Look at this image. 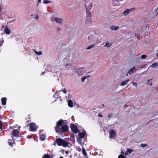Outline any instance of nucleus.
I'll return each instance as SVG.
<instances>
[{"instance_id": "f257e3e1", "label": "nucleus", "mask_w": 158, "mask_h": 158, "mask_svg": "<svg viewBox=\"0 0 158 158\" xmlns=\"http://www.w3.org/2000/svg\"><path fill=\"white\" fill-rule=\"evenodd\" d=\"M56 141L57 144L59 146L62 145L63 147H64L67 146L70 147V146L68 145L69 143L64 140H63L61 138H58L56 139Z\"/></svg>"}, {"instance_id": "f03ea898", "label": "nucleus", "mask_w": 158, "mask_h": 158, "mask_svg": "<svg viewBox=\"0 0 158 158\" xmlns=\"http://www.w3.org/2000/svg\"><path fill=\"white\" fill-rule=\"evenodd\" d=\"M69 129L68 126L66 125H63L58 129L56 130V132L57 133H61L67 131Z\"/></svg>"}, {"instance_id": "7ed1b4c3", "label": "nucleus", "mask_w": 158, "mask_h": 158, "mask_svg": "<svg viewBox=\"0 0 158 158\" xmlns=\"http://www.w3.org/2000/svg\"><path fill=\"white\" fill-rule=\"evenodd\" d=\"M19 131L17 130L14 129L12 131L11 137L13 139L14 143L15 139V137H19Z\"/></svg>"}, {"instance_id": "20e7f679", "label": "nucleus", "mask_w": 158, "mask_h": 158, "mask_svg": "<svg viewBox=\"0 0 158 158\" xmlns=\"http://www.w3.org/2000/svg\"><path fill=\"white\" fill-rule=\"evenodd\" d=\"M85 10L89 11L91 10V8L92 7L93 5L90 2H87L85 4Z\"/></svg>"}, {"instance_id": "39448f33", "label": "nucleus", "mask_w": 158, "mask_h": 158, "mask_svg": "<svg viewBox=\"0 0 158 158\" xmlns=\"http://www.w3.org/2000/svg\"><path fill=\"white\" fill-rule=\"evenodd\" d=\"M110 138L114 139L116 136V133L113 129L110 130Z\"/></svg>"}, {"instance_id": "423d86ee", "label": "nucleus", "mask_w": 158, "mask_h": 158, "mask_svg": "<svg viewBox=\"0 0 158 158\" xmlns=\"http://www.w3.org/2000/svg\"><path fill=\"white\" fill-rule=\"evenodd\" d=\"M30 131H35L37 129L36 124L33 123H31L30 124Z\"/></svg>"}, {"instance_id": "0eeeda50", "label": "nucleus", "mask_w": 158, "mask_h": 158, "mask_svg": "<svg viewBox=\"0 0 158 158\" xmlns=\"http://www.w3.org/2000/svg\"><path fill=\"white\" fill-rule=\"evenodd\" d=\"M57 126L55 127V130L58 129V128H60L63 125V121L62 120L60 119L59 121H58L56 123Z\"/></svg>"}, {"instance_id": "6e6552de", "label": "nucleus", "mask_w": 158, "mask_h": 158, "mask_svg": "<svg viewBox=\"0 0 158 158\" xmlns=\"http://www.w3.org/2000/svg\"><path fill=\"white\" fill-rule=\"evenodd\" d=\"M70 128L72 131L75 133L77 132V128L74 124H72L70 126Z\"/></svg>"}, {"instance_id": "1a4fd4ad", "label": "nucleus", "mask_w": 158, "mask_h": 158, "mask_svg": "<svg viewBox=\"0 0 158 158\" xmlns=\"http://www.w3.org/2000/svg\"><path fill=\"white\" fill-rule=\"evenodd\" d=\"M135 10L134 8H132L130 9H127L126 10L123 12V14L125 15H127L130 12H131L132 11L134 10Z\"/></svg>"}, {"instance_id": "9d476101", "label": "nucleus", "mask_w": 158, "mask_h": 158, "mask_svg": "<svg viewBox=\"0 0 158 158\" xmlns=\"http://www.w3.org/2000/svg\"><path fill=\"white\" fill-rule=\"evenodd\" d=\"M55 21L56 23L60 24L62 23L63 22V20L61 18L58 17L55 18Z\"/></svg>"}, {"instance_id": "9b49d317", "label": "nucleus", "mask_w": 158, "mask_h": 158, "mask_svg": "<svg viewBox=\"0 0 158 158\" xmlns=\"http://www.w3.org/2000/svg\"><path fill=\"white\" fill-rule=\"evenodd\" d=\"M79 135L80 138H83L85 137V130H83L82 132H80L79 131H78Z\"/></svg>"}, {"instance_id": "f8f14e48", "label": "nucleus", "mask_w": 158, "mask_h": 158, "mask_svg": "<svg viewBox=\"0 0 158 158\" xmlns=\"http://www.w3.org/2000/svg\"><path fill=\"white\" fill-rule=\"evenodd\" d=\"M137 70L136 68L134 66L131 69L127 72V73L130 74L132 73H134Z\"/></svg>"}, {"instance_id": "ddd939ff", "label": "nucleus", "mask_w": 158, "mask_h": 158, "mask_svg": "<svg viewBox=\"0 0 158 158\" xmlns=\"http://www.w3.org/2000/svg\"><path fill=\"white\" fill-rule=\"evenodd\" d=\"M4 32L6 34L9 35L11 32V31L7 26H6L4 30Z\"/></svg>"}, {"instance_id": "4468645a", "label": "nucleus", "mask_w": 158, "mask_h": 158, "mask_svg": "<svg viewBox=\"0 0 158 158\" xmlns=\"http://www.w3.org/2000/svg\"><path fill=\"white\" fill-rule=\"evenodd\" d=\"M157 66H158V62L153 63L151 66H150V67L148 68L146 71H147L148 70L150 67L154 68Z\"/></svg>"}, {"instance_id": "2eb2a0df", "label": "nucleus", "mask_w": 158, "mask_h": 158, "mask_svg": "<svg viewBox=\"0 0 158 158\" xmlns=\"http://www.w3.org/2000/svg\"><path fill=\"white\" fill-rule=\"evenodd\" d=\"M119 27L118 26H115L114 25L110 27V29L111 31H116L117 30Z\"/></svg>"}, {"instance_id": "dca6fc26", "label": "nucleus", "mask_w": 158, "mask_h": 158, "mask_svg": "<svg viewBox=\"0 0 158 158\" xmlns=\"http://www.w3.org/2000/svg\"><path fill=\"white\" fill-rule=\"evenodd\" d=\"M6 98L5 97H4L1 99V102L2 105L5 106L6 104Z\"/></svg>"}, {"instance_id": "f3484780", "label": "nucleus", "mask_w": 158, "mask_h": 158, "mask_svg": "<svg viewBox=\"0 0 158 158\" xmlns=\"http://www.w3.org/2000/svg\"><path fill=\"white\" fill-rule=\"evenodd\" d=\"M39 135H40V138L41 140L44 141L45 139V135L44 134H41V133H40Z\"/></svg>"}, {"instance_id": "a211bd4d", "label": "nucleus", "mask_w": 158, "mask_h": 158, "mask_svg": "<svg viewBox=\"0 0 158 158\" xmlns=\"http://www.w3.org/2000/svg\"><path fill=\"white\" fill-rule=\"evenodd\" d=\"M86 22L87 23H91L92 22L91 17H86Z\"/></svg>"}, {"instance_id": "6ab92c4d", "label": "nucleus", "mask_w": 158, "mask_h": 158, "mask_svg": "<svg viewBox=\"0 0 158 158\" xmlns=\"http://www.w3.org/2000/svg\"><path fill=\"white\" fill-rule=\"evenodd\" d=\"M68 106L70 107H73V102L71 100H69L68 101Z\"/></svg>"}, {"instance_id": "aec40b11", "label": "nucleus", "mask_w": 158, "mask_h": 158, "mask_svg": "<svg viewBox=\"0 0 158 158\" xmlns=\"http://www.w3.org/2000/svg\"><path fill=\"white\" fill-rule=\"evenodd\" d=\"M65 67L66 69H73V66L71 65H69V64H67L65 65Z\"/></svg>"}, {"instance_id": "412c9836", "label": "nucleus", "mask_w": 158, "mask_h": 158, "mask_svg": "<svg viewBox=\"0 0 158 158\" xmlns=\"http://www.w3.org/2000/svg\"><path fill=\"white\" fill-rule=\"evenodd\" d=\"M130 81V80L129 79H128L125 81H124L123 82H122V83H121L120 84V85H121V86H124V85H127L128 82Z\"/></svg>"}, {"instance_id": "4be33fe9", "label": "nucleus", "mask_w": 158, "mask_h": 158, "mask_svg": "<svg viewBox=\"0 0 158 158\" xmlns=\"http://www.w3.org/2000/svg\"><path fill=\"white\" fill-rule=\"evenodd\" d=\"M112 45V43L110 42H106L105 45H104V47H106L107 48H109Z\"/></svg>"}, {"instance_id": "5701e85b", "label": "nucleus", "mask_w": 158, "mask_h": 158, "mask_svg": "<svg viewBox=\"0 0 158 158\" xmlns=\"http://www.w3.org/2000/svg\"><path fill=\"white\" fill-rule=\"evenodd\" d=\"M89 77V76H86L83 77L81 79V81L82 82H84L85 81V80L88 78Z\"/></svg>"}, {"instance_id": "b1692460", "label": "nucleus", "mask_w": 158, "mask_h": 158, "mask_svg": "<svg viewBox=\"0 0 158 158\" xmlns=\"http://www.w3.org/2000/svg\"><path fill=\"white\" fill-rule=\"evenodd\" d=\"M82 154H83V155L84 156H87V154L86 152L85 151V148H82Z\"/></svg>"}, {"instance_id": "393cba45", "label": "nucleus", "mask_w": 158, "mask_h": 158, "mask_svg": "<svg viewBox=\"0 0 158 158\" xmlns=\"http://www.w3.org/2000/svg\"><path fill=\"white\" fill-rule=\"evenodd\" d=\"M86 17H91V13L89 11L86 10Z\"/></svg>"}, {"instance_id": "a878e982", "label": "nucleus", "mask_w": 158, "mask_h": 158, "mask_svg": "<svg viewBox=\"0 0 158 158\" xmlns=\"http://www.w3.org/2000/svg\"><path fill=\"white\" fill-rule=\"evenodd\" d=\"M95 45L94 44H92L90 45L87 48V50H89L90 49H91L92 48L94 47L95 46Z\"/></svg>"}, {"instance_id": "bb28decb", "label": "nucleus", "mask_w": 158, "mask_h": 158, "mask_svg": "<svg viewBox=\"0 0 158 158\" xmlns=\"http://www.w3.org/2000/svg\"><path fill=\"white\" fill-rule=\"evenodd\" d=\"M34 51L35 53L37 55H40L42 54V52L41 51H40L39 52H37L34 49L33 50Z\"/></svg>"}, {"instance_id": "cd10ccee", "label": "nucleus", "mask_w": 158, "mask_h": 158, "mask_svg": "<svg viewBox=\"0 0 158 158\" xmlns=\"http://www.w3.org/2000/svg\"><path fill=\"white\" fill-rule=\"evenodd\" d=\"M93 36L92 35H89L88 37V40L89 41H93Z\"/></svg>"}, {"instance_id": "c85d7f7f", "label": "nucleus", "mask_w": 158, "mask_h": 158, "mask_svg": "<svg viewBox=\"0 0 158 158\" xmlns=\"http://www.w3.org/2000/svg\"><path fill=\"white\" fill-rule=\"evenodd\" d=\"M52 2L51 1H49L48 0H44L43 3L44 4H47L50 2Z\"/></svg>"}, {"instance_id": "c756f323", "label": "nucleus", "mask_w": 158, "mask_h": 158, "mask_svg": "<svg viewBox=\"0 0 158 158\" xmlns=\"http://www.w3.org/2000/svg\"><path fill=\"white\" fill-rule=\"evenodd\" d=\"M151 80H148L147 83L148 85H150V86L152 85V83L150 82Z\"/></svg>"}, {"instance_id": "7c9ffc66", "label": "nucleus", "mask_w": 158, "mask_h": 158, "mask_svg": "<svg viewBox=\"0 0 158 158\" xmlns=\"http://www.w3.org/2000/svg\"><path fill=\"white\" fill-rule=\"evenodd\" d=\"M81 139V138L79 137V138H77V142L80 144H81L82 143V140Z\"/></svg>"}, {"instance_id": "2f4dec72", "label": "nucleus", "mask_w": 158, "mask_h": 158, "mask_svg": "<svg viewBox=\"0 0 158 158\" xmlns=\"http://www.w3.org/2000/svg\"><path fill=\"white\" fill-rule=\"evenodd\" d=\"M42 158H50L49 155L45 154L44 155V156Z\"/></svg>"}, {"instance_id": "473e14b6", "label": "nucleus", "mask_w": 158, "mask_h": 158, "mask_svg": "<svg viewBox=\"0 0 158 158\" xmlns=\"http://www.w3.org/2000/svg\"><path fill=\"white\" fill-rule=\"evenodd\" d=\"M11 141V140L10 139H9L8 140V143H9V145H10V146H12L13 145V143H12V142Z\"/></svg>"}, {"instance_id": "72a5a7b5", "label": "nucleus", "mask_w": 158, "mask_h": 158, "mask_svg": "<svg viewBox=\"0 0 158 158\" xmlns=\"http://www.w3.org/2000/svg\"><path fill=\"white\" fill-rule=\"evenodd\" d=\"M15 139L16 140V141H21L22 140V139L20 138L19 137V138H18V137H16V138Z\"/></svg>"}, {"instance_id": "f704fd0d", "label": "nucleus", "mask_w": 158, "mask_h": 158, "mask_svg": "<svg viewBox=\"0 0 158 158\" xmlns=\"http://www.w3.org/2000/svg\"><path fill=\"white\" fill-rule=\"evenodd\" d=\"M2 122L0 121V129H1V131H2Z\"/></svg>"}, {"instance_id": "c9c22d12", "label": "nucleus", "mask_w": 158, "mask_h": 158, "mask_svg": "<svg viewBox=\"0 0 158 158\" xmlns=\"http://www.w3.org/2000/svg\"><path fill=\"white\" fill-rule=\"evenodd\" d=\"M131 83H132L133 85L135 86L136 87H137V84L136 82H131Z\"/></svg>"}, {"instance_id": "e433bc0d", "label": "nucleus", "mask_w": 158, "mask_h": 158, "mask_svg": "<svg viewBox=\"0 0 158 158\" xmlns=\"http://www.w3.org/2000/svg\"><path fill=\"white\" fill-rule=\"evenodd\" d=\"M148 146V145L147 144H143V143H141L140 144L141 147H142V148H144L146 146Z\"/></svg>"}, {"instance_id": "4c0bfd02", "label": "nucleus", "mask_w": 158, "mask_h": 158, "mask_svg": "<svg viewBox=\"0 0 158 158\" xmlns=\"http://www.w3.org/2000/svg\"><path fill=\"white\" fill-rule=\"evenodd\" d=\"M118 158H126V157L123 155L121 154L118 156Z\"/></svg>"}, {"instance_id": "58836bf2", "label": "nucleus", "mask_w": 158, "mask_h": 158, "mask_svg": "<svg viewBox=\"0 0 158 158\" xmlns=\"http://www.w3.org/2000/svg\"><path fill=\"white\" fill-rule=\"evenodd\" d=\"M127 151L128 154H131L132 152V150L131 149H127Z\"/></svg>"}, {"instance_id": "ea45409f", "label": "nucleus", "mask_w": 158, "mask_h": 158, "mask_svg": "<svg viewBox=\"0 0 158 158\" xmlns=\"http://www.w3.org/2000/svg\"><path fill=\"white\" fill-rule=\"evenodd\" d=\"M141 58L143 59H145L146 58L147 56L146 55H143L141 56Z\"/></svg>"}, {"instance_id": "a19ab883", "label": "nucleus", "mask_w": 158, "mask_h": 158, "mask_svg": "<svg viewBox=\"0 0 158 158\" xmlns=\"http://www.w3.org/2000/svg\"><path fill=\"white\" fill-rule=\"evenodd\" d=\"M146 66V65L145 64H143V65H140V69H142V68H144Z\"/></svg>"}, {"instance_id": "79ce46f5", "label": "nucleus", "mask_w": 158, "mask_h": 158, "mask_svg": "<svg viewBox=\"0 0 158 158\" xmlns=\"http://www.w3.org/2000/svg\"><path fill=\"white\" fill-rule=\"evenodd\" d=\"M55 18L56 17H51L50 19L51 21L52 22H54L55 21Z\"/></svg>"}, {"instance_id": "37998d69", "label": "nucleus", "mask_w": 158, "mask_h": 158, "mask_svg": "<svg viewBox=\"0 0 158 158\" xmlns=\"http://www.w3.org/2000/svg\"><path fill=\"white\" fill-rule=\"evenodd\" d=\"M4 17L2 15L1 13H0V19L2 20L4 19Z\"/></svg>"}, {"instance_id": "c03bdc74", "label": "nucleus", "mask_w": 158, "mask_h": 158, "mask_svg": "<svg viewBox=\"0 0 158 158\" xmlns=\"http://www.w3.org/2000/svg\"><path fill=\"white\" fill-rule=\"evenodd\" d=\"M113 115V114H109L108 115V118H110L112 117V116Z\"/></svg>"}, {"instance_id": "a18cd8bd", "label": "nucleus", "mask_w": 158, "mask_h": 158, "mask_svg": "<svg viewBox=\"0 0 158 158\" xmlns=\"http://www.w3.org/2000/svg\"><path fill=\"white\" fill-rule=\"evenodd\" d=\"M62 92L64 93H66L67 92V90L65 88H64L62 90Z\"/></svg>"}, {"instance_id": "49530a36", "label": "nucleus", "mask_w": 158, "mask_h": 158, "mask_svg": "<svg viewBox=\"0 0 158 158\" xmlns=\"http://www.w3.org/2000/svg\"><path fill=\"white\" fill-rule=\"evenodd\" d=\"M3 43V40H0V45H2V44Z\"/></svg>"}, {"instance_id": "de8ad7c7", "label": "nucleus", "mask_w": 158, "mask_h": 158, "mask_svg": "<svg viewBox=\"0 0 158 158\" xmlns=\"http://www.w3.org/2000/svg\"><path fill=\"white\" fill-rule=\"evenodd\" d=\"M83 69H82V68H80L78 69V71H81L83 70Z\"/></svg>"}, {"instance_id": "09e8293b", "label": "nucleus", "mask_w": 158, "mask_h": 158, "mask_svg": "<svg viewBox=\"0 0 158 158\" xmlns=\"http://www.w3.org/2000/svg\"><path fill=\"white\" fill-rule=\"evenodd\" d=\"M41 0H38V2L37 4V6H38V4L39 3H41Z\"/></svg>"}, {"instance_id": "8fccbe9b", "label": "nucleus", "mask_w": 158, "mask_h": 158, "mask_svg": "<svg viewBox=\"0 0 158 158\" xmlns=\"http://www.w3.org/2000/svg\"><path fill=\"white\" fill-rule=\"evenodd\" d=\"M128 106V105H126L124 106V107L125 109H126L127 107Z\"/></svg>"}, {"instance_id": "3c124183", "label": "nucleus", "mask_w": 158, "mask_h": 158, "mask_svg": "<svg viewBox=\"0 0 158 158\" xmlns=\"http://www.w3.org/2000/svg\"><path fill=\"white\" fill-rule=\"evenodd\" d=\"M128 152H127H127H126L124 153V154H125V156H126L127 155H128Z\"/></svg>"}, {"instance_id": "603ef678", "label": "nucleus", "mask_w": 158, "mask_h": 158, "mask_svg": "<svg viewBox=\"0 0 158 158\" xmlns=\"http://www.w3.org/2000/svg\"><path fill=\"white\" fill-rule=\"evenodd\" d=\"M98 115L100 117H103V116L100 114H98Z\"/></svg>"}, {"instance_id": "864d4df0", "label": "nucleus", "mask_w": 158, "mask_h": 158, "mask_svg": "<svg viewBox=\"0 0 158 158\" xmlns=\"http://www.w3.org/2000/svg\"><path fill=\"white\" fill-rule=\"evenodd\" d=\"M2 7H1V6L0 5V13H2Z\"/></svg>"}, {"instance_id": "5fc2aeb1", "label": "nucleus", "mask_w": 158, "mask_h": 158, "mask_svg": "<svg viewBox=\"0 0 158 158\" xmlns=\"http://www.w3.org/2000/svg\"><path fill=\"white\" fill-rule=\"evenodd\" d=\"M38 16L37 15H36V16L35 17V19H38Z\"/></svg>"}, {"instance_id": "6e6d98bb", "label": "nucleus", "mask_w": 158, "mask_h": 158, "mask_svg": "<svg viewBox=\"0 0 158 158\" xmlns=\"http://www.w3.org/2000/svg\"><path fill=\"white\" fill-rule=\"evenodd\" d=\"M45 73V71L44 72H42V73H41V74L42 75H44Z\"/></svg>"}, {"instance_id": "4d7b16f0", "label": "nucleus", "mask_w": 158, "mask_h": 158, "mask_svg": "<svg viewBox=\"0 0 158 158\" xmlns=\"http://www.w3.org/2000/svg\"><path fill=\"white\" fill-rule=\"evenodd\" d=\"M121 153L122 155V154H124V152L123 151H121Z\"/></svg>"}, {"instance_id": "13d9d810", "label": "nucleus", "mask_w": 158, "mask_h": 158, "mask_svg": "<svg viewBox=\"0 0 158 158\" xmlns=\"http://www.w3.org/2000/svg\"><path fill=\"white\" fill-rule=\"evenodd\" d=\"M76 106H77V108H78L79 107V106L77 104Z\"/></svg>"}, {"instance_id": "bf43d9fd", "label": "nucleus", "mask_w": 158, "mask_h": 158, "mask_svg": "<svg viewBox=\"0 0 158 158\" xmlns=\"http://www.w3.org/2000/svg\"><path fill=\"white\" fill-rule=\"evenodd\" d=\"M65 153L66 154H68V151H66L65 152Z\"/></svg>"}, {"instance_id": "052dcab7", "label": "nucleus", "mask_w": 158, "mask_h": 158, "mask_svg": "<svg viewBox=\"0 0 158 158\" xmlns=\"http://www.w3.org/2000/svg\"><path fill=\"white\" fill-rule=\"evenodd\" d=\"M2 118L1 117V115H0V119H2Z\"/></svg>"}, {"instance_id": "680f3d73", "label": "nucleus", "mask_w": 158, "mask_h": 158, "mask_svg": "<svg viewBox=\"0 0 158 158\" xmlns=\"http://www.w3.org/2000/svg\"><path fill=\"white\" fill-rule=\"evenodd\" d=\"M59 158H63V156H60V157Z\"/></svg>"}, {"instance_id": "e2e57ef3", "label": "nucleus", "mask_w": 158, "mask_h": 158, "mask_svg": "<svg viewBox=\"0 0 158 158\" xmlns=\"http://www.w3.org/2000/svg\"><path fill=\"white\" fill-rule=\"evenodd\" d=\"M14 20H15V19H14V20H13L12 21H10V22H12V21H14Z\"/></svg>"}, {"instance_id": "0e129e2a", "label": "nucleus", "mask_w": 158, "mask_h": 158, "mask_svg": "<svg viewBox=\"0 0 158 158\" xmlns=\"http://www.w3.org/2000/svg\"><path fill=\"white\" fill-rule=\"evenodd\" d=\"M157 57H158V53L157 54Z\"/></svg>"}, {"instance_id": "69168bd1", "label": "nucleus", "mask_w": 158, "mask_h": 158, "mask_svg": "<svg viewBox=\"0 0 158 158\" xmlns=\"http://www.w3.org/2000/svg\"><path fill=\"white\" fill-rule=\"evenodd\" d=\"M57 93V91H56V92L55 93V94L56 95Z\"/></svg>"}, {"instance_id": "338daca9", "label": "nucleus", "mask_w": 158, "mask_h": 158, "mask_svg": "<svg viewBox=\"0 0 158 158\" xmlns=\"http://www.w3.org/2000/svg\"><path fill=\"white\" fill-rule=\"evenodd\" d=\"M61 90H60V91H59V92H61Z\"/></svg>"}, {"instance_id": "774afa93", "label": "nucleus", "mask_w": 158, "mask_h": 158, "mask_svg": "<svg viewBox=\"0 0 158 158\" xmlns=\"http://www.w3.org/2000/svg\"><path fill=\"white\" fill-rule=\"evenodd\" d=\"M77 73H78V74H79V73H78V72H77Z\"/></svg>"}]
</instances>
